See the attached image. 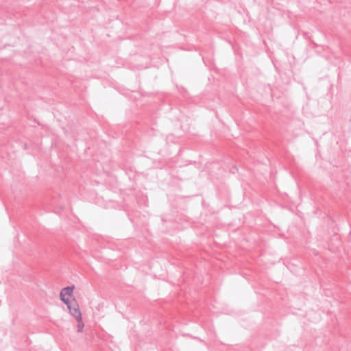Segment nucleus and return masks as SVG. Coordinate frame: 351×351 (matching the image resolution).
<instances>
[{
	"mask_svg": "<svg viewBox=\"0 0 351 351\" xmlns=\"http://www.w3.org/2000/svg\"><path fill=\"white\" fill-rule=\"evenodd\" d=\"M60 300L64 304H66V307L67 308H69L71 306V302L70 300V298L69 297H64V298H60Z\"/></svg>",
	"mask_w": 351,
	"mask_h": 351,
	"instance_id": "obj_4",
	"label": "nucleus"
},
{
	"mask_svg": "<svg viewBox=\"0 0 351 351\" xmlns=\"http://www.w3.org/2000/svg\"><path fill=\"white\" fill-rule=\"evenodd\" d=\"M333 235L330 239V241L335 245L336 246H338L341 244V237L340 236L335 232V229H332Z\"/></svg>",
	"mask_w": 351,
	"mask_h": 351,
	"instance_id": "obj_3",
	"label": "nucleus"
},
{
	"mask_svg": "<svg viewBox=\"0 0 351 351\" xmlns=\"http://www.w3.org/2000/svg\"><path fill=\"white\" fill-rule=\"evenodd\" d=\"M77 331L81 332L83 331V328L84 327V324L83 323V321H82V317H81V321H77Z\"/></svg>",
	"mask_w": 351,
	"mask_h": 351,
	"instance_id": "obj_5",
	"label": "nucleus"
},
{
	"mask_svg": "<svg viewBox=\"0 0 351 351\" xmlns=\"http://www.w3.org/2000/svg\"><path fill=\"white\" fill-rule=\"evenodd\" d=\"M69 313L75 318L77 321H81L82 313L80 311L78 305L77 307H73L72 306L68 308Z\"/></svg>",
	"mask_w": 351,
	"mask_h": 351,
	"instance_id": "obj_2",
	"label": "nucleus"
},
{
	"mask_svg": "<svg viewBox=\"0 0 351 351\" xmlns=\"http://www.w3.org/2000/svg\"><path fill=\"white\" fill-rule=\"evenodd\" d=\"M75 289L74 285L67 286L62 288L60 291V298L69 297L73 298V300L75 301V299L73 297V293Z\"/></svg>",
	"mask_w": 351,
	"mask_h": 351,
	"instance_id": "obj_1",
	"label": "nucleus"
}]
</instances>
